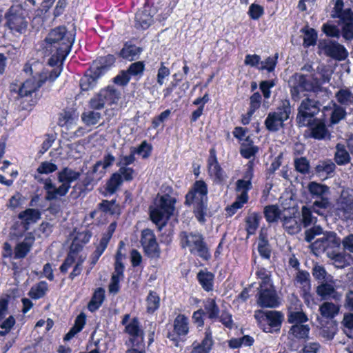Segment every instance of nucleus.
<instances>
[{"instance_id":"22","label":"nucleus","mask_w":353,"mask_h":353,"mask_svg":"<svg viewBox=\"0 0 353 353\" xmlns=\"http://www.w3.org/2000/svg\"><path fill=\"white\" fill-rule=\"evenodd\" d=\"M155 8L145 3L141 9L135 14V27L137 29L147 30L153 23V17L155 13Z\"/></svg>"},{"instance_id":"23","label":"nucleus","mask_w":353,"mask_h":353,"mask_svg":"<svg viewBox=\"0 0 353 353\" xmlns=\"http://www.w3.org/2000/svg\"><path fill=\"white\" fill-rule=\"evenodd\" d=\"M305 125L301 127H307L308 137L316 140H323L330 136L329 130L323 120L314 118L310 121L305 122Z\"/></svg>"},{"instance_id":"59","label":"nucleus","mask_w":353,"mask_h":353,"mask_svg":"<svg viewBox=\"0 0 353 353\" xmlns=\"http://www.w3.org/2000/svg\"><path fill=\"white\" fill-rule=\"evenodd\" d=\"M208 172L210 176H214V183L219 185L224 183L226 175L220 164H216L212 166V168H208Z\"/></svg>"},{"instance_id":"35","label":"nucleus","mask_w":353,"mask_h":353,"mask_svg":"<svg viewBox=\"0 0 353 353\" xmlns=\"http://www.w3.org/2000/svg\"><path fill=\"white\" fill-rule=\"evenodd\" d=\"M92 172H88L85 176L79 181L74 186L73 190L78 193L77 196L85 194L93 190L94 177Z\"/></svg>"},{"instance_id":"17","label":"nucleus","mask_w":353,"mask_h":353,"mask_svg":"<svg viewBox=\"0 0 353 353\" xmlns=\"http://www.w3.org/2000/svg\"><path fill=\"white\" fill-rule=\"evenodd\" d=\"M124 246L123 241H121L119 243L118 250L114 256V270L112 274L110 283L109 285V291L111 293H117L120 290V280L124 277L125 266L123 263L124 255L121 253V249Z\"/></svg>"},{"instance_id":"29","label":"nucleus","mask_w":353,"mask_h":353,"mask_svg":"<svg viewBox=\"0 0 353 353\" xmlns=\"http://www.w3.org/2000/svg\"><path fill=\"white\" fill-rule=\"evenodd\" d=\"M41 216V212L38 209L28 208L20 212L18 218L21 220V225L23 232H26L30 229L31 224L37 223Z\"/></svg>"},{"instance_id":"5","label":"nucleus","mask_w":353,"mask_h":353,"mask_svg":"<svg viewBox=\"0 0 353 353\" xmlns=\"http://www.w3.org/2000/svg\"><path fill=\"white\" fill-rule=\"evenodd\" d=\"M179 239L181 248L188 249L191 254L197 255L205 261L211 259L210 248L201 232L183 230L180 232Z\"/></svg>"},{"instance_id":"7","label":"nucleus","mask_w":353,"mask_h":353,"mask_svg":"<svg viewBox=\"0 0 353 353\" xmlns=\"http://www.w3.org/2000/svg\"><path fill=\"white\" fill-rule=\"evenodd\" d=\"M292 112L290 102L282 100L274 111L270 112L265 119L264 125L268 131L276 132L285 126L284 123L290 119Z\"/></svg>"},{"instance_id":"27","label":"nucleus","mask_w":353,"mask_h":353,"mask_svg":"<svg viewBox=\"0 0 353 353\" xmlns=\"http://www.w3.org/2000/svg\"><path fill=\"white\" fill-rule=\"evenodd\" d=\"M135 160V154L132 150L130 149V154L121 156L119 159V161L117 163V165L119 167V170L122 173L125 181H131L134 179L135 170L128 166L134 163Z\"/></svg>"},{"instance_id":"62","label":"nucleus","mask_w":353,"mask_h":353,"mask_svg":"<svg viewBox=\"0 0 353 353\" xmlns=\"http://www.w3.org/2000/svg\"><path fill=\"white\" fill-rule=\"evenodd\" d=\"M170 69L165 65V62L161 61L157 70L156 77L158 85L162 86L165 83L166 79L170 75Z\"/></svg>"},{"instance_id":"14","label":"nucleus","mask_w":353,"mask_h":353,"mask_svg":"<svg viewBox=\"0 0 353 353\" xmlns=\"http://www.w3.org/2000/svg\"><path fill=\"white\" fill-rule=\"evenodd\" d=\"M130 314H125L121 321L125 325V332L130 336L129 341L133 347H141L144 341V331L141 327L138 317H134L128 323Z\"/></svg>"},{"instance_id":"26","label":"nucleus","mask_w":353,"mask_h":353,"mask_svg":"<svg viewBox=\"0 0 353 353\" xmlns=\"http://www.w3.org/2000/svg\"><path fill=\"white\" fill-rule=\"evenodd\" d=\"M116 57L108 54L105 56H99L93 60L90 68H92L97 76L104 75L116 63Z\"/></svg>"},{"instance_id":"13","label":"nucleus","mask_w":353,"mask_h":353,"mask_svg":"<svg viewBox=\"0 0 353 353\" xmlns=\"http://www.w3.org/2000/svg\"><path fill=\"white\" fill-rule=\"evenodd\" d=\"M204 307L207 312L208 319L212 321L218 319L225 327L229 330L233 328L234 323L232 314L228 310H223L220 314V308L215 298H207L204 301Z\"/></svg>"},{"instance_id":"46","label":"nucleus","mask_w":353,"mask_h":353,"mask_svg":"<svg viewBox=\"0 0 353 353\" xmlns=\"http://www.w3.org/2000/svg\"><path fill=\"white\" fill-rule=\"evenodd\" d=\"M145 70V63L144 61L132 62L126 69L130 78L136 81H139L143 77Z\"/></svg>"},{"instance_id":"60","label":"nucleus","mask_w":353,"mask_h":353,"mask_svg":"<svg viewBox=\"0 0 353 353\" xmlns=\"http://www.w3.org/2000/svg\"><path fill=\"white\" fill-rule=\"evenodd\" d=\"M256 276L257 279H261L259 287H265V285H272L271 281V274L266 268L263 267H258L256 271Z\"/></svg>"},{"instance_id":"55","label":"nucleus","mask_w":353,"mask_h":353,"mask_svg":"<svg viewBox=\"0 0 353 353\" xmlns=\"http://www.w3.org/2000/svg\"><path fill=\"white\" fill-rule=\"evenodd\" d=\"M312 205L310 208L303 205L301 208V223L304 228H307L316 221V218L312 215Z\"/></svg>"},{"instance_id":"2","label":"nucleus","mask_w":353,"mask_h":353,"mask_svg":"<svg viewBox=\"0 0 353 353\" xmlns=\"http://www.w3.org/2000/svg\"><path fill=\"white\" fill-rule=\"evenodd\" d=\"M208 186L203 180H196L186 194L185 195L184 205L193 206L192 212L201 224L206 222V216L208 212Z\"/></svg>"},{"instance_id":"41","label":"nucleus","mask_w":353,"mask_h":353,"mask_svg":"<svg viewBox=\"0 0 353 353\" xmlns=\"http://www.w3.org/2000/svg\"><path fill=\"white\" fill-rule=\"evenodd\" d=\"M301 310L295 311L292 306L287 309L288 322L290 324H301L308 321L307 314L301 310V304L299 305Z\"/></svg>"},{"instance_id":"49","label":"nucleus","mask_w":353,"mask_h":353,"mask_svg":"<svg viewBox=\"0 0 353 353\" xmlns=\"http://www.w3.org/2000/svg\"><path fill=\"white\" fill-rule=\"evenodd\" d=\"M258 252L264 259L269 260L272 254V249L268 237L263 234L259 235V241L257 246Z\"/></svg>"},{"instance_id":"44","label":"nucleus","mask_w":353,"mask_h":353,"mask_svg":"<svg viewBox=\"0 0 353 353\" xmlns=\"http://www.w3.org/2000/svg\"><path fill=\"white\" fill-rule=\"evenodd\" d=\"M92 235V234L89 230L77 232L73 239L71 248H74V251H80L90 241Z\"/></svg>"},{"instance_id":"53","label":"nucleus","mask_w":353,"mask_h":353,"mask_svg":"<svg viewBox=\"0 0 353 353\" xmlns=\"http://www.w3.org/2000/svg\"><path fill=\"white\" fill-rule=\"evenodd\" d=\"M48 290V286L47 282L41 281L31 288L28 295L32 299H39L46 295Z\"/></svg>"},{"instance_id":"16","label":"nucleus","mask_w":353,"mask_h":353,"mask_svg":"<svg viewBox=\"0 0 353 353\" xmlns=\"http://www.w3.org/2000/svg\"><path fill=\"white\" fill-rule=\"evenodd\" d=\"M321 104L318 101L310 98L304 99L298 108L296 118V124L299 128L305 125V122L310 121L320 112Z\"/></svg>"},{"instance_id":"31","label":"nucleus","mask_w":353,"mask_h":353,"mask_svg":"<svg viewBox=\"0 0 353 353\" xmlns=\"http://www.w3.org/2000/svg\"><path fill=\"white\" fill-rule=\"evenodd\" d=\"M143 48L129 42H125L123 48L117 52L119 57L128 61H134L139 58Z\"/></svg>"},{"instance_id":"50","label":"nucleus","mask_w":353,"mask_h":353,"mask_svg":"<svg viewBox=\"0 0 353 353\" xmlns=\"http://www.w3.org/2000/svg\"><path fill=\"white\" fill-rule=\"evenodd\" d=\"M282 221L283 228L290 234H296L301 230V224L294 217L284 216Z\"/></svg>"},{"instance_id":"56","label":"nucleus","mask_w":353,"mask_h":353,"mask_svg":"<svg viewBox=\"0 0 353 353\" xmlns=\"http://www.w3.org/2000/svg\"><path fill=\"white\" fill-rule=\"evenodd\" d=\"M94 110L85 111L81 114V120L87 126L96 125L101 118V113Z\"/></svg>"},{"instance_id":"48","label":"nucleus","mask_w":353,"mask_h":353,"mask_svg":"<svg viewBox=\"0 0 353 353\" xmlns=\"http://www.w3.org/2000/svg\"><path fill=\"white\" fill-rule=\"evenodd\" d=\"M254 339L250 335H244L240 338H232L228 341V344L231 349H239L241 347H251L254 345Z\"/></svg>"},{"instance_id":"10","label":"nucleus","mask_w":353,"mask_h":353,"mask_svg":"<svg viewBox=\"0 0 353 353\" xmlns=\"http://www.w3.org/2000/svg\"><path fill=\"white\" fill-rule=\"evenodd\" d=\"M121 98V92L114 86L108 85L101 88L89 101L88 105L92 110H100L105 105L117 104Z\"/></svg>"},{"instance_id":"34","label":"nucleus","mask_w":353,"mask_h":353,"mask_svg":"<svg viewBox=\"0 0 353 353\" xmlns=\"http://www.w3.org/2000/svg\"><path fill=\"white\" fill-rule=\"evenodd\" d=\"M125 181L122 173L118 170L111 174L105 185V196L114 194Z\"/></svg>"},{"instance_id":"30","label":"nucleus","mask_w":353,"mask_h":353,"mask_svg":"<svg viewBox=\"0 0 353 353\" xmlns=\"http://www.w3.org/2000/svg\"><path fill=\"white\" fill-rule=\"evenodd\" d=\"M35 238L32 233L29 232L22 242H20L16 245L14 251V259H24L33 246Z\"/></svg>"},{"instance_id":"52","label":"nucleus","mask_w":353,"mask_h":353,"mask_svg":"<svg viewBox=\"0 0 353 353\" xmlns=\"http://www.w3.org/2000/svg\"><path fill=\"white\" fill-rule=\"evenodd\" d=\"M336 151L334 154V161L339 165H344L350 162L351 158L344 145L338 143L336 146Z\"/></svg>"},{"instance_id":"64","label":"nucleus","mask_w":353,"mask_h":353,"mask_svg":"<svg viewBox=\"0 0 353 353\" xmlns=\"http://www.w3.org/2000/svg\"><path fill=\"white\" fill-rule=\"evenodd\" d=\"M335 169L336 165L333 162L323 161L315 167V172L319 175L323 173L330 175L334 172Z\"/></svg>"},{"instance_id":"39","label":"nucleus","mask_w":353,"mask_h":353,"mask_svg":"<svg viewBox=\"0 0 353 353\" xmlns=\"http://www.w3.org/2000/svg\"><path fill=\"white\" fill-rule=\"evenodd\" d=\"M86 323V315L84 312H81L75 319L73 326L70 329L63 337L64 341L72 339L77 334L79 333L84 327Z\"/></svg>"},{"instance_id":"6","label":"nucleus","mask_w":353,"mask_h":353,"mask_svg":"<svg viewBox=\"0 0 353 353\" xmlns=\"http://www.w3.org/2000/svg\"><path fill=\"white\" fill-rule=\"evenodd\" d=\"M292 84L290 86V92L292 101L296 102L301 99V92H313L318 93L324 88L318 78L310 80L307 74L295 73L293 76Z\"/></svg>"},{"instance_id":"33","label":"nucleus","mask_w":353,"mask_h":353,"mask_svg":"<svg viewBox=\"0 0 353 353\" xmlns=\"http://www.w3.org/2000/svg\"><path fill=\"white\" fill-rule=\"evenodd\" d=\"M101 76H97L94 71L89 67L79 81V86L82 92L93 90L97 84L98 79Z\"/></svg>"},{"instance_id":"63","label":"nucleus","mask_w":353,"mask_h":353,"mask_svg":"<svg viewBox=\"0 0 353 353\" xmlns=\"http://www.w3.org/2000/svg\"><path fill=\"white\" fill-rule=\"evenodd\" d=\"M279 54L268 57L264 61H261V65L258 68L260 70H267L268 72H274L278 62Z\"/></svg>"},{"instance_id":"51","label":"nucleus","mask_w":353,"mask_h":353,"mask_svg":"<svg viewBox=\"0 0 353 353\" xmlns=\"http://www.w3.org/2000/svg\"><path fill=\"white\" fill-rule=\"evenodd\" d=\"M310 331L308 325L304 323L292 325L289 330V334L297 339H306Z\"/></svg>"},{"instance_id":"24","label":"nucleus","mask_w":353,"mask_h":353,"mask_svg":"<svg viewBox=\"0 0 353 353\" xmlns=\"http://www.w3.org/2000/svg\"><path fill=\"white\" fill-rule=\"evenodd\" d=\"M214 345L212 330L210 325L205 327L201 342L194 341L190 353H210Z\"/></svg>"},{"instance_id":"58","label":"nucleus","mask_w":353,"mask_h":353,"mask_svg":"<svg viewBox=\"0 0 353 353\" xmlns=\"http://www.w3.org/2000/svg\"><path fill=\"white\" fill-rule=\"evenodd\" d=\"M319 310L323 316L333 318L338 314L339 308L333 303L325 302L320 306Z\"/></svg>"},{"instance_id":"9","label":"nucleus","mask_w":353,"mask_h":353,"mask_svg":"<svg viewBox=\"0 0 353 353\" xmlns=\"http://www.w3.org/2000/svg\"><path fill=\"white\" fill-rule=\"evenodd\" d=\"M5 27L12 34L24 33L28 25L26 11L21 5H12L5 13Z\"/></svg>"},{"instance_id":"19","label":"nucleus","mask_w":353,"mask_h":353,"mask_svg":"<svg viewBox=\"0 0 353 353\" xmlns=\"http://www.w3.org/2000/svg\"><path fill=\"white\" fill-rule=\"evenodd\" d=\"M319 48L323 51L324 54L337 61H343L348 57L347 49L335 41L323 40L319 43Z\"/></svg>"},{"instance_id":"57","label":"nucleus","mask_w":353,"mask_h":353,"mask_svg":"<svg viewBox=\"0 0 353 353\" xmlns=\"http://www.w3.org/2000/svg\"><path fill=\"white\" fill-rule=\"evenodd\" d=\"M337 101L345 105H353V94L348 88L340 89L336 93Z\"/></svg>"},{"instance_id":"40","label":"nucleus","mask_w":353,"mask_h":353,"mask_svg":"<svg viewBox=\"0 0 353 353\" xmlns=\"http://www.w3.org/2000/svg\"><path fill=\"white\" fill-rule=\"evenodd\" d=\"M43 188L46 190V200L52 201L57 199L59 196H64L63 193V186H59L56 188L50 179L45 180Z\"/></svg>"},{"instance_id":"36","label":"nucleus","mask_w":353,"mask_h":353,"mask_svg":"<svg viewBox=\"0 0 353 353\" xmlns=\"http://www.w3.org/2000/svg\"><path fill=\"white\" fill-rule=\"evenodd\" d=\"M196 279L204 291L207 292L213 291L214 274L212 272L207 270H201L196 274Z\"/></svg>"},{"instance_id":"8","label":"nucleus","mask_w":353,"mask_h":353,"mask_svg":"<svg viewBox=\"0 0 353 353\" xmlns=\"http://www.w3.org/2000/svg\"><path fill=\"white\" fill-rule=\"evenodd\" d=\"M254 316L258 326L266 333L279 332L284 318L280 311L262 310H256Z\"/></svg>"},{"instance_id":"1","label":"nucleus","mask_w":353,"mask_h":353,"mask_svg":"<svg viewBox=\"0 0 353 353\" xmlns=\"http://www.w3.org/2000/svg\"><path fill=\"white\" fill-rule=\"evenodd\" d=\"M74 39V35L68 30L65 26H59L50 30L44 43L46 50L52 54L48 60L50 66L63 64L71 51Z\"/></svg>"},{"instance_id":"15","label":"nucleus","mask_w":353,"mask_h":353,"mask_svg":"<svg viewBox=\"0 0 353 353\" xmlns=\"http://www.w3.org/2000/svg\"><path fill=\"white\" fill-rule=\"evenodd\" d=\"M140 243L147 257L155 259L160 258L161 251L154 230L150 228L142 230Z\"/></svg>"},{"instance_id":"37","label":"nucleus","mask_w":353,"mask_h":353,"mask_svg":"<svg viewBox=\"0 0 353 353\" xmlns=\"http://www.w3.org/2000/svg\"><path fill=\"white\" fill-rule=\"evenodd\" d=\"M97 208L100 211L112 216H119L121 213L120 204L117 203L116 199L110 201L103 199L98 204Z\"/></svg>"},{"instance_id":"21","label":"nucleus","mask_w":353,"mask_h":353,"mask_svg":"<svg viewBox=\"0 0 353 353\" xmlns=\"http://www.w3.org/2000/svg\"><path fill=\"white\" fill-rule=\"evenodd\" d=\"M117 223L116 221L112 222L108 227L107 230L102 234L99 244L96 246L94 251L90 256V266L94 267L98 262L101 256L106 250L113 234L114 233Z\"/></svg>"},{"instance_id":"28","label":"nucleus","mask_w":353,"mask_h":353,"mask_svg":"<svg viewBox=\"0 0 353 353\" xmlns=\"http://www.w3.org/2000/svg\"><path fill=\"white\" fill-rule=\"evenodd\" d=\"M81 176V172L73 170L72 169L65 167L57 174L58 181L61 183L60 186H63V193L64 196L67 194L70 188H71V183L79 179Z\"/></svg>"},{"instance_id":"25","label":"nucleus","mask_w":353,"mask_h":353,"mask_svg":"<svg viewBox=\"0 0 353 353\" xmlns=\"http://www.w3.org/2000/svg\"><path fill=\"white\" fill-rule=\"evenodd\" d=\"M340 239L334 232H327L323 237L316 239L312 245L313 250L317 252H325L328 249L339 248Z\"/></svg>"},{"instance_id":"20","label":"nucleus","mask_w":353,"mask_h":353,"mask_svg":"<svg viewBox=\"0 0 353 353\" xmlns=\"http://www.w3.org/2000/svg\"><path fill=\"white\" fill-rule=\"evenodd\" d=\"M48 77L42 73H36L27 79L19 87L18 90L19 97L31 96L36 92L46 83Z\"/></svg>"},{"instance_id":"42","label":"nucleus","mask_w":353,"mask_h":353,"mask_svg":"<svg viewBox=\"0 0 353 353\" xmlns=\"http://www.w3.org/2000/svg\"><path fill=\"white\" fill-rule=\"evenodd\" d=\"M316 292L323 300H326L330 297L338 299V292L335 288L333 285L327 282H321V283L316 287Z\"/></svg>"},{"instance_id":"61","label":"nucleus","mask_w":353,"mask_h":353,"mask_svg":"<svg viewBox=\"0 0 353 353\" xmlns=\"http://www.w3.org/2000/svg\"><path fill=\"white\" fill-rule=\"evenodd\" d=\"M295 170L302 174H307L310 172V161L305 157L296 158L294 161Z\"/></svg>"},{"instance_id":"38","label":"nucleus","mask_w":353,"mask_h":353,"mask_svg":"<svg viewBox=\"0 0 353 353\" xmlns=\"http://www.w3.org/2000/svg\"><path fill=\"white\" fill-rule=\"evenodd\" d=\"M281 214L282 211L276 204L268 205L263 208L264 218L270 225L277 223L279 219H281Z\"/></svg>"},{"instance_id":"43","label":"nucleus","mask_w":353,"mask_h":353,"mask_svg":"<svg viewBox=\"0 0 353 353\" xmlns=\"http://www.w3.org/2000/svg\"><path fill=\"white\" fill-rule=\"evenodd\" d=\"M301 32L303 34V46L304 48H309L316 44L318 33L314 28L305 26L301 28Z\"/></svg>"},{"instance_id":"11","label":"nucleus","mask_w":353,"mask_h":353,"mask_svg":"<svg viewBox=\"0 0 353 353\" xmlns=\"http://www.w3.org/2000/svg\"><path fill=\"white\" fill-rule=\"evenodd\" d=\"M190 332V321L184 314H179L173 321V330L168 332L167 338L172 342L175 347H179L181 342L186 341Z\"/></svg>"},{"instance_id":"47","label":"nucleus","mask_w":353,"mask_h":353,"mask_svg":"<svg viewBox=\"0 0 353 353\" xmlns=\"http://www.w3.org/2000/svg\"><path fill=\"white\" fill-rule=\"evenodd\" d=\"M105 299V290L102 288H98L92 294L90 301L88 304L90 312L97 311L102 305Z\"/></svg>"},{"instance_id":"54","label":"nucleus","mask_w":353,"mask_h":353,"mask_svg":"<svg viewBox=\"0 0 353 353\" xmlns=\"http://www.w3.org/2000/svg\"><path fill=\"white\" fill-rule=\"evenodd\" d=\"M115 161V157L110 153H108L103 156L102 160L97 161L92 168V174L98 172L99 167L102 166L103 172L109 167L112 166Z\"/></svg>"},{"instance_id":"32","label":"nucleus","mask_w":353,"mask_h":353,"mask_svg":"<svg viewBox=\"0 0 353 353\" xmlns=\"http://www.w3.org/2000/svg\"><path fill=\"white\" fill-rule=\"evenodd\" d=\"M262 216L259 212H252L249 210L248 216L245 218V230L247 233V238L256 234L260 226Z\"/></svg>"},{"instance_id":"12","label":"nucleus","mask_w":353,"mask_h":353,"mask_svg":"<svg viewBox=\"0 0 353 353\" xmlns=\"http://www.w3.org/2000/svg\"><path fill=\"white\" fill-rule=\"evenodd\" d=\"M307 189L312 198L316 199L312 203L314 212L321 214L320 210H325L330 205V201L327 196L330 188L325 184L311 181L307 185Z\"/></svg>"},{"instance_id":"45","label":"nucleus","mask_w":353,"mask_h":353,"mask_svg":"<svg viewBox=\"0 0 353 353\" xmlns=\"http://www.w3.org/2000/svg\"><path fill=\"white\" fill-rule=\"evenodd\" d=\"M146 312L149 314H154L157 311L161 305V299L158 293L153 290H150L145 299Z\"/></svg>"},{"instance_id":"4","label":"nucleus","mask_w":353,"mask_h":353,"mask_svg":"<svg viewBox=\"0 0 353 353\" xmlns=\"http://www.w3.org/2000/svg\"><path fill=\"white\" fill-rule=\"evenodd\" d=\"M254 178V164L249 161L247 168L243 172L242 179H238L235 183V191L240 192L236 200L230 205H228L225 210L228 217H231L236 214L238 210L241 209L249 201L248 192L252 189V181Z\"/></svg>"},{"instance_id":"18","label":"nucleus","mask_w":353,"mask_h":353,"mask_svg":"<svg viewBox=\"0 0 353 353\" xmlns=\"http://www.w3.org/2000/svg\"><path fill=\"white\" fill-rule=\"evenodd\" d=\"M256 301L261 308H276L280 305L279 297L273 284L259 287Z\"/></svg>"},{"instance_id":"3","label":"nucleus","mask_w":353,"mask_h":353,"mask_svg":"<svg viewBox=\"0 0 353 353\" xmlns=\"http://www.w3.org/2000/svg\"><path fill=\"white\" fill-rule=\"evenodd\" d=\"M176 203L174 197L165 194L158 196L154 201V206H150V219L157 225L159 231H161L174 214Z\"/></svg>"}]
</instances>
